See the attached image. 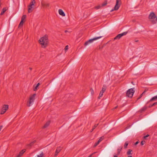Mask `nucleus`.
I'll use <instances>...</instances> for the list:
<instances>
[{
  "label": "nucleus",
  "mask_w": 157,
  "mask_h": 157,
  "mask_svg": "<svg viewBox=\"0 0 157 157\" xmlns=\"http://www.w3.org/2000/svg\"><path fill=\"white\" fill-rule=\"evenodd\" d=\"M39 43L41 45L43 48H45L48 45V36L47 35L41 38L39 40Z\"/></svg>",
  "instance_id": "1"
},
{
  "label": "nucleus",
  "mask_w": 157,
  "mask_h": 157,
  "mask_svg": "<svg viewBox=\"0 0 157 157\" xmlns=\"http://www.w3.org/2000/svg\"><path fill=\"white\" fill-rule=\"evenodd\" d=\"M148 18L152 24H154L156 23L157 17L154 12H152L150 13Z\"/></svg>",
  "instance_id": "2"
},
{
  "label": "nucleus",
  "mask_w": 157,
  "mask_h": 157,
  "mask_svg": "<svg viewBox=\"0 0 157 157\" xmlns=\"http://www.w3.org/2000/svg\"><path fill=\"white\" fill-rule=\"evenodd\" d=\"M36 95V94H33L30 96L29 98V100L27 102V106H28L30 107L32 104V103L34 102Z\"/></svg>",
  "instance_id": "3"
},
{
  "label": "nucleus",
  "mask_w": 157,
  "mask_h": 157,
  "mask_svg": "<svg viewBox=\"0 0 157 157\" xmlns=\"http://www.w3.org/2000/svg\"><path fill=\"white\" fill-rule=\"evenodd\" d=\"M134 88L128 89L126 93V96L129 98H132L135 92L134 90Z\"/></svg>",
  "instance_id": "4"
},
{
  "label": "nucleus",
  "mask_w": 157,
  "mask_h": 157,
  "mask_svg": "<svg viewBox=\"0 0 157 157\" xmlns=\"http://www.w3.org/2000/svg\"><path fill=\"white\" fill-rule=\"evenodd\" d=\"M101 36H100L97 37H94L92 39H90L89 40L87 41L84 43V45L85 46H86L89 44H90L93 41L96 40L98 39H99L101 38Z\"/></svg>",
  "instance_id": "5"
},
{
  "label": "nucleus",
  "mask_w": 157,
  "mask_h": 157,
  "mask_svg": "<svg viewBox=\"0 0 157 157\" xmlns=\"http://www.w3.org/2000/svg\"><path fill=\"white\" fill-rule=\"evenodd\" d=\"M121 4V0H116V4L114 7V9L112 10L111 11H113V10H118Z\"/></svg>",
  "instance_id": "6"
},
{
  "label": "nucleus",
  "mask_w": 157,
  "mask_h": 157,
  "mask_svg": "<svg viewBox=\"0 0 157 157\" xmlns=\"http://www.w3.org/2000/svg\"><path fill=\"white\" fill-rule=\"evenodd\" d=\"M9 108V105H4L2 108L0 113L1 114H4Z\"/></svg>",
  "instance_id": "7"
},
{
  "label": "nucleus",
  "mask_w": 157,
  "mask_h": 157,
  "mask_svg": "<svg viewBox=\"0 0 157 157\" xmlns=\"http://www.w3.org/2000/svg\"><path fill=\"white\" fill-rule=\"evenodd\" d=\"M127 33L128 32H125L121 33L118 34L114 38V40L119 39L123 36L126 35Z\"/></svg>",
  "instance_id": "8"
},
{
  "label": "nucleus",
  "mask_w": 157,
  "mask_h": 157,
  "mask_svg": "<svg viewBox=\"0 0 157 157\" xmlns=\"http://www.w3.org/2000/svg\"><path fill=\"white\" fill-rule=\"evenodd\" d=\"M62 149V147L61 146L57 147L56 148V150L55 152V156H56L60 152Z\"/></svg>",
  "instance_id": "9"
},
{
  "label": "nucleus",
  "mask_w": 157,
  "mask_h": 157,
  "mask_svg": "<svg viewBox=\"0 0 157 157\" xmlns=\"http://www.w3.org/2000/svg\"><path fill=\"white\" fill-rule=\"evenodd\" d=\"M34 6H33L30 5L28 6V12L29 13H30L32 12L33 10V7Z\"/></svg>",
  "instance_id": "10"
},
{
  "label": "nucleus",
  "mask_w": 157,
  "mask_h": 157,
  "mask_svg": "<svg viewBox=\"0 0 157 157\" xmlns=\"http://www.w3.org/2000/svg\"><path fill=\"white\" fill-rule=\"evenodd\" d=\"M59 14L63 16H65V14L63 11V10L61 9H59Z\"/></svg>",
  "instance_id": "11"
},
{
  "label": "nucleus",
  "mask_w": 157,
  "mask_h": 157,
  "mask_svg": "<svg viewBox=\"0 0 157 157\" xmlns=\"http://www.w3.org/2000/svg\"><path fill=\"white\" fill-rule=\"evenodd\" d=\"M41 5L42 6L48 7L49 6L50 4L49 3H47L44 2H41Z\"/></svg>",
  "instance_id": "12"
},
{
  "label": "nucleus",
  "mask_w": 157,
  "mask_h": 157,
  "mask_svg": "<svg viewBox=\"0 0 157 157\" xmlns=\"http://www.w3.org/2000/svg\"><path fill=\"white\" fill-rule=\"evenodd\" d=\"M50 123V121H48L44 125V126L43 127V128H45L48 127Z\"/></svg>",
  "instance_id": "13"
},
{
  "label": "nucleus",
  "mask_w": 157,
  "mask_h": 157,
  "mask_svg": "<svg viewBox=\"0 0 157 157\" xmlns=\"http://www.w3.org/2000/svg\"><path fill=\"white\" fill-rule=\"evenodd\" d=\"M132 151V150L131 149H129L128 151H127V154L128 155H132L131 152ZM128 157H132V156H128Z\"/></svg>",
  "instance_id": "14"
},
{
  "label": "nucleus",
  "mask_w": 157,
  "mask_h": 157,
  "mask_svg": "<svg viewBox=\"0 0 157 157\" xmlns=\"http://www.w3.org/2000/svg\"><path fill=\"white\" fill-rule=\"evenodd\" d=\"M40 85V83H38L37 85L35 86L33 89V90L34 91H36L38 89V87Z\"/></svg>",
  "instance_id": "15"
},
{
  "label": "nucleus",
  "mask_w": 157,
  "mask_h": 157,
  "mask_svg": "<svg viewBox=\"0 0 157 157\" xmlns=\"http://www.w3.org/2000/svg\"><path fill=\"white\" fill-rule=\"evenodd\" d=\"M36 3V2L35 0H33L31 2H30L29 5L34 6V4Z\"/></svg>",
  "instance_id": "16"
},
{
  "label": "nucleus",
  "mask_w": 157,
  "mask_h": 157,
  "mask_svg": "<svg viewBox=\"0 0 157 157\" xmlns=\"http://www.w3.org/2000/svg\"><path fill=\"white\" fill-rule=\"evenodd\" d=\"M107 87L105 85H103L102 90L101 91L103 93L105 91Z\"/></svg>",
  "instance_id": "17"
},
{
  "label": "nucleus",
  "mask_w": 157,
  "mask_h": 157,
  "mask_svg": "<svg viewBox=\"0 0 157 157\" xmlns=\"http://www.w3.org/2000/svg\"><path fill=\"white\" fill-rule=\"evenodd\" d=\"M6 10L7 9H6V8H3L2 10L1 13L0 15H2L6 11Z\"/></svg>",
  "instance_id": "18"
},
{
  "label": "nucleus",
  "mask_w": 157,
  "mask_h": 157,
  "mask_svg": "<svg viewBox=\"0 0 157 157\" xmlns=\"http://www.w3.org/2000/svg\"><path fill=\"white\" fill-rule=\"evenodd\" d=\"M36 141L34 140L32 142L30 143L28 145V147H30L32 146L33 144L36 142Z\"/></svg>",
  "instance_id": "19"
},
{
  "label": "nucleus",
  "mask_w": 157,
  "mask_h": 157,
  "mask_svg": "<svg viewBox=\"0 0 157 157\" xmlns=\"http://www.w3.org/2000/svg\"><path fill=\"white\" fill-rule=\"evenodd\" d=\"M157 100V95L152 97L150 100V101H151L154 100Z\"/></svg>",
  "instance_id": "20"
},
{
  "label": "nucleus",
  "mask_w": 157,
  "mask_h": 157,
  "mask_svg": "<svg viewBox=\"0 0 157 157\" xmlns=\"http://www.w3.org/2000/svg\"><path fill=\"white\" fill-rule=\"evenodd\" d=\"M26 16L25 15H24L22 16L21 17V21H25V20L26 19Z\"/></svg>",
  "instance_id": "21"
},
{
  "label": "nucleus",
  "mask_w": 157,
  "mask_h": 157,
  "mask_svg": "<svg viewBox=\"0 0 157 157\" xmlns=\"http://www.w3.org/2000/svg\"><path fill=\"white\" fill-rule=\"evenodd\" d=\"M122 149V148L121 147H120L119 148H118L117 149V155H119Z\"/></svg>",
  "instance_id": "22"
},
{
  "label": "nucleus",
  "mask_w": 157,
  "mask_h": 157,
  "mask_svg": "<svg viewBox=\"0 0 157 157\" xmlns=\"http://www.w3.org/2000/svg\"><path fill=\"white\" fill-rule=\"evenodd\" d=\"M24 22H25V21H21L18 25V27H20L21 26H22Z\"/></svg>",
  "instance_id": "23"
},
{
  "label": "nucleus",
  "mask_w": 157,
  "mask_h": 157,
  "mask_svg": "<svg viewBox=\"0 0 157 157\" xmlns=\"http://www.w3.org/2000/svg\"><path fill=\"white\" fill-rule=\"evenodd\" d=\"M25 149L22 150L19 153V155L21 156L25 152Z\"/></svg>",
  "instance_id": "24"
},
{
  "label": "nucleus",
  "mask_w": 157,
  "mask_h": 157,
  "mask_svg": "<svg viewBox=\"0 0 157 157\" xmlns=\"http://www.w3.org/2000/svg\"><path fill=\"white\" fill-rule=\"evenodd\" d=\"M107 1H105L104 2H103L101 4V6H104L105 5H106L107 4Z\"/></svg>",
  "instance_id": "25"
},
{
  "label": "nucleus",
  "mask_w": 157,
  "mask_h": 157,
  "mask_svg": "<svg viewBox=\"0 0 157 157\" xmlns=\"http://www.w3.org/2000/svg\"><path fill=\"white\" fill-rule=\"evenodd\" d=\"M103 92H102L101 91H100L99 95V96L98 97V98L99 99H100V97H101L102 96V95H103Z\"/></svg>",
  "instance_id": "26"
},
{
  "label": "nucleus",
  "mask_w": 157,
  "mask_h": 157,
  "mask_svg": "<svg viewBox=\"0 0 157 157\" xmlns=\"http://www.w3.org/2000/svg\"><path fill=\"white\" fill-rule=\"evenodd\" d=\"M128 145V142H125L124 144V148H126Z\"/></svg>",
  "instance_id": "27"
},
{
  "label": "nucleus",
  "mask_w": 157,
  "mask_h": 157,
  "mask_svg": "<svg viewBox=\"0 0 157 157\" xmlns=\"http://www.w3.org/2000/svg\"><path fill=\"white\" fill-rule=\"evenodd\" d=\"M43 152H42V153L40 154V155H37V157H43Z\"/></svg>",
  "instance_id": "28"
},
{
  "label": "nucleus",
  "mask_w": 157,
  "mask_h": 157,
  "mask_svg": "<svg viewBox=\"0 0 157 157\" xmlns=\"http://www.w3.org/2000/svg\"><path fill=\"white\" fill-rule=\"evenodd\" d=\"M101 7H102L100 5H98V6H96L95 7V8L97 9H100Z\"/></svg>",
  "instance_id": "29"
},
{
  "label": "nucleus",
  "mask_w": 157,
  "mask_h": 157,
  "mask_svg": "<svg viewBox=\"0 0 157 157\" xmlns=\"http://www.w3.org/2000/svg\"><path fill=\"white\" fill-rule=\"evenodd\" d=\"M149 136V135L147 134V135L144 136V139L146 140L147 139V137H148Z\"/></svg>",
  "instance_id": "30"
},
{
  "label": "nucleus",
  "mask_w": 157,
  "mask_h": 157,
  "mask_svg": "<svg viewBox=\"0 0 157 157\" xmlns=\"http://www.w3.org/2000/svg\"><path fill=\"white\" fill-rule=\"evenodd\" d=\"M145 142L144 141H142L140 143L141 145H143L145 143Z\"/></svg>",
  "instance_id": "31"
},
{
  "label": "nucleus",
  "mask_w": 157,
  "mask_h": 157,
  "mask_svg": "<svg viewBox=\"0 0 157 157\" xmlns=\"http://www.w3.org/2000/svg\"><path fill=\"white\" fill-rule=\"evenodd\" d=\"M98 124H95L94 125L93 127V129H94L97 126H98Z\"/></svg>",
  "instance_id": "32"
},
{
  "label": "nucleus",
  "mask_w": 157,
  "mask_h": 157,
  "mask_svg": "<svg viewBox=\"0 0 157 157\" xmlns=\"http://www.w3.org/2000/svg\"><path fill=\"white\" fill-rule=\"evenodd\" d=\"M104 139V137L103 136L101 137L100 139L99 140L100 141H101L102 140H103Z\"/></svg>",
  "instance_id": "33"
},
{
  "label": "nucleus",
  "mask_w": 157,
  "mask_h": 157,
  "mask_svg": "<svg viewBox=\"0 0 157 157\" xmlns=\"http://www.w3.org/2000/svg\"><path fill=\"white\" fill-rule=\"evenodd\" d=\"M68 45H67L66 46L64 49L65 50H68Z\"/></svg>",
  "instance_id": "34"
},
{
  "label": "nucleus",
  "mask_w": 157,
  "mask_h": 157,
  "mask_svg": "<svg viewBox=\"0 0 157 157\" xmlns=\"http://www.w3.org/2000/svg\"><path fill=\"white\" fill-rule=\"evenodd\" d=\"M142 96H143L142 94H141L140 95V97L137 98V100H138L140 99L142 97Z\"/></svg>",
  "instance_id": "35"
},
{
  "label": "nucleus",
  "mask_w": 157,
  "mask_h": 157,
  "mask_svg": "<svg viewBox=\"0 0 157 157\" xmlns=\"http://www.w3.org/2000/svg\"><path fill=\"white\" fill-rule=\"evenodd\" d=\"M99 144L97 142L96 143L94 144V147H96V146H97Z\"/></svg>",
  "instance_id": "36"
},
{
  "label": "nucleus",
  "mask_w": 157,
  "mask_h": 157,
  "mask_svg": "<svg viewBox=\"0 0 157 157\" xmlns=\"http://www.w3.org/2000/svg\"><path fill=\"white\" fill-rule=\"evenodd\" d=\"M139 141H136L135 143V144L134 145H136L137 144L139 143Z\"/></svg>",
  "instance_id": "37"
},
{
  "label": "nucleus",
  "mask_w": 157,
  "mask_h": 157,
  "mask_svg": "<svg viewBox=\"0 0 157 157\" xmlns=\"http://www.w3.org/2000/svg\"><path fill=\"white\" fill-rule=\"evenodd\" d=\"M157 102H155V103H153V104H152V106H154V105H157Z\"/></svg>",
  "instance_id": "38"
},
{
  "label": "nucleus",
  "mask_w": 157,
  "mask_h": 157,
  "mask_svg": "<svg viewBox=\"0 0 157 157\" xmlns=\"http://www.w3.org/2000/svg\"><path fill=\"white\" fill-rule=\"evenodd\" d=\"M95 153H96V152H94V153H92V154H91L89 156H88V157H91L92 156V155Z\"/></svg>",
  "instance_id": "39"
},
{
  "label": "nucleus",
  "mask_w": 157,
  "mask_h": 157,
  "mask_svg": "<svg viewBox=\"0 0 157 157\" xmlns=\"http://www.w3.org/2000/svg\"><path fill=\"white\" fill-rule=\"evenodd\" d=\"M2 127H3V126L2 125L0 126V131H1L2 129Z\"/></svg>",
  "instance_id": "40"
},
{
  "label": "nucleus",
  "mask_w": 157,
  "mask_h": 157,
  "mask_svg": "<svg viewBox=\"0 0 157 157\" xmlns=\"http://www.w3.org/2000/svg\"><path fill=\"white\" fill-rule=\"evenodd\" d=\"M90 91H91V93H92V92H93V89H90Z\"/></svg>",
  "instance_id": "41"
},
{
  "label": "nucleus",
  "mask_w": 157,
  "mask_h": 157,
  "mask_svg": "<svg viewBox=\"0 0 157 157\" xmlns=\"http://www.w3.org/2000/svg\"><path fill=\"white\" fill-rule=\"evenodd\" d=\"M101 141L99 140H98L97 142L98 144H99V143Z\"/></svg>",
  "instance_id": "42"
},
{
  "label": "nucleus",
  "mask_w": 157,
  "mask_h": 157,
  "mask_svg": "<svg viewBox=\"0 0 157 157\" xmlns=\"http://www.w3.org/2000/svg\"><path fill=\"white\" fill-rule=\"evenodd\" d=\"M67 32H69L68 31H67V30H65V33H67Z\"/></svg>",
  "instance_id": "43"
},
{
  "label": "nucleus",
  "mask_w": 157,
  "mask_h": 157,
  "mask_svg": "<svg viewBox=\"0 0 157 157\" xmlns=\"http://www.w3.org/2000/svg\"><path fill=\"white\" fill-rule=\"evenodd\" d=\"M145 91H144L143 92V93L141 94H142V95H143V94H144L145 93Z\"/></svg>",
  "instance_id": "44"
},
{
  "label": "nucleus",
  "mask_w": 157,
  "mask_h": 157,
  "mask_svg": "<svg viewBox=\"0 0 157 157\" xmlns=\"http://www.w3.org/2000/svg\"><path fill=\"white\" fill-rule=\"evenodd\" d=\"M94 129H93V128H92V129H91V130L90 132H92L94 130Z\"/></svg>",
  "instance_id": "45"
},
{
  "label": "nucleus",
  "mask_w": 157,
  "mask_h": 157,
  "mask_svg": "<svg viewBox=\"0 0 157 157\" xmlns=\"http://www.w3.org/2000/svg\"><path fill=\"white\" fill-rule=\"evenodd\" d=\"M113 157H117V155H114Z\"/></svg>",
  "instance_id": "46"
},
{
  "label": "nucleus",
  "mask_w": 157,
  "mask_h": 157,
  "mask_svg": "<svg viewBox=\"0 0 157 157\" xmlns=\"http://www.w3.org/2000/svg\"><path fill=\"white\" fill-rule=\"evenodd\" d=\"M138 40H136L135 41V42H138Z\"/></svg>",
  "instance_id": "47"
},
{
  "label": "nucleus",
  "mask_w": 157,
  "mask_h": 157,
  "mask_svg": "<svg viewBox=\"0 0 157 157\" xmlns=\"http://www.w3.org/2000/svg\"><path fill=\"white\" fill-rule=\"evenodd\" d=\"M117 106H116V107H115L114 108V109H116V108H117Z\"/></svg>",
  "instance_id": "48"
},
{
  "label": "nucleus",
  "mask_w": 157,
  "mask_h": 157,
  "mask_svg": "<svg viewBox=\"0 0 157 157\" xmlns=\"http://www.w3.org/2000/svg\"><path fill=\"white\" fill-rule=\"evenodd\" d=\"M29 69H30V70H31L32 69V68H31L30 67V68H29Z\"/></svg>",
  "instance_id": "49"
},
{
  "label": "nucleus",
  "mask_w": 157,
  "mask_h": 157,
  "mask_svg": "<svg viewBox=\"0 0 157 157\" xmlns=\"http://www.w3.org/2000/svg\"><path fill=\"white\" fill-rule=\"evenodd\" d=\"M144 91H145V92H146L147 91L146 90V89H145Z\"/></svg>",
  "instance_id": "50"
},
{
  "label": "nucleus",
  "mask_w": 157,
  "mask_h": 157,
  "mask_svg": "<svg viewBox=\"0 0 157 157\" xmlns=\"http://www.w3.org/2000/svg\"><path fill=\"white\" fill-rule=\"evenodd\" d=\"M132 84H133V82H132Z\"/></svg>",
  "instance_id": "51"
}]
</instances>
